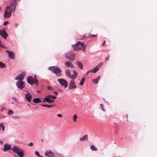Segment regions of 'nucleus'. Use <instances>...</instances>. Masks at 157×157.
<instances>
[{
	"label": "nucleus",
	"instance_id": "obj_1",
	"mask_svg": "<svg viewBox=\"0 0 157 157\" xmlns=\"http://www.w3.org/2000/svg\"><path fill=\"white\" fill-rule=\"evenodd\" d=\"M86 45H84L83 43L80 41H78L76 44L73 46L74 50L75 51L79 50H82L85 52V49H86Z\"/></svg>",
	"mask_w": 157,
	"mask_h": 157
},
{
	"label": "nucleus",
	"instance_id": "obj_41",
	"mask_svg": "<svg viewBox=\"0 0 157 157\" xmlns=\"http://www.w3.org/2000/svg\"><path fill=\"white\" fill-rule=\"evenodd\" d=\"M56 98V97L52 95V98L53 99H55Z\"/></svg>",
	"mask_w": 157,
	"mask_h": 157
},
{
	"label": "nucleus",
	"instance_id": "obj_20",
	"mask_svg": "<svg viewBox=\"0 0 157 157\" xmlns=\"http://www.w3.org/2000/svg\"><path fill=\"white\" fill-rule=\"evenodd\" d=\"M101 78L100 76H98L96 78L94 79L93 80V82L94 84H97L98 83V81Z\"/></svg>",
	"mask_w": 157,
	"mask_h": 157
},
{
	"label": "nucleus",
	"instance_id": "obj_26",
	"mask_svg": "<svg viewBox=\"0 0 157 157\" xmlns=\"http://www.w3.org/2000/svg\"><path fill=\"white\" fill-rule=\"evenodd\" d=\"M97 36V34L96 35H93L92 34H90L88 36V37L90 39L93 38L94 37H96Z\"/></svg>",
	"mask_w": 157,
	"mask_h": 157
},
{
	"label": "nucleus",
	"instance_id": "obj_3",
	"mask_svg": "<svg viewBox=\"0 0 157 157\" xmlns=\"http://www.w3.org/2000/svg\"><path fill=\"white\" fill-rule=\"evenodd\" d=\"M12 151L14 153L17 154L19 157H24L23 150L17 146H14L13 148Z\"/></svg>",
	"mask_w": 157,
	"mask_h": 157
},
{
	"label": "nucleus",
	"instance_id": "obj_34",
	"mask_svg": "<svg viewBox=\"0 0 157 157\" xmlns=\"http://www.w3.org/2000/svg\"><path fill=\"white\" fill-rule=\"evenodd\" d=\"M35 154L38 157H40V154L39 152L37 151H35Z\"/></svg>",
	"mask_w": 157,
	"mask_h": 157
},
{
	"label": "nucleus",
	"instance_id": "obj_22",
	"mask_svg": "<svg viewBox=\"0 0 157 157\" xmlns=\"http://www.w3.org/2000/svg\"><path fill=\"white\" fill-rule=\"evenodd\" d=\"M88 139V135H85L83 136L82 137H81L80 138V140L81 141H84L86 140H87Z\"/></svg>",
	"mask_w": 157,
	"mask_h": 157
},
{
	"label": "nucleus",
	"instance_id": "obj_44",
	"mask_svg": "<svg viewBox=\"0 0 157 157\" xmlns=\"http://www.w3.org/2000/svg\"><path fill=\"white\" fill-rule=\"evenodd\" d=\"M105 42H106V41L105 40L103 41V42L102 44L103 45H105Z\"/></svg>",
	"mask_w": 157,
	"mask_h": 157
},
{
	"label": "nucleus",
	"instance_id": "obj_46",
	"mask_svg": "<svg viewBox=\"0 0 157 157\" xmlns=\"http://www.w3.org/2000/svg\"><path fill=\"white\" fill-rule=\"evenodd\" d=\"M0 46L2 48H4V46L2 45V44H0Z\"/></svg>",
	"mask_w": 157,
	"mask_h": 157
},
{
	"label": "nucleus",
	"instance_id": "obj_12",
	"mask_svg": "<svg viewBox=\"0 0 157 157\" xmlns=\"http://www.w3.org/2000/svg\"><path fill=\"white\" fill-rule=\"evenodd\" d=\"M102 63H103L102 62L100 63L97 66L93 68L92 69L93 72L96 73L97 72V71L99 70V68L102 66Z\"/></svg>",
	"mask_w": 157,
	"mask_h": 157
},
{
	"label": "nucleus",
	"instance_id": "obj_23",
	"mask_svg": "<svg viewBox=\"0 0 157 157\" xmlns=\"http://www.w3.org/2000/svg\"><path fill=\"white\" fill-rule=\"evenodd\" d=\"M5 11L8 12L10 13H11L12 12V8H11L10 6H7Z\"/></svg>",
	"mask_w": 157,
	"mask_h": 157
},
{
	"label": "nucleus",
	"instance_id": "obj_25",
	"mask_svg": "<svg viewBox=\"0 0 157 157\" xmlns=\"http://www.w3.org/2000/svg\"><path fill=\"white\" fill-rule=\"evenodd\" d=\"M3 131L5 130V126L3 125V123H0V131L1 130V129Z\"/></svg>",
	"mask_w": 157,
	"mask_h": 157
},
{
	"label": "nucleus",
	"instance_id": "obj_49",
	"mask_svg": "<svg viewBox=\"0 0 157 157\" xmlns=\"http://www.w3.org/2000/svg\"><path fill=\"white\" fill-rule=\"evenodd\" d=\"M5 109V108H2V109L3 110V109Z\"/></svg>",
	"mask_w": 157,
	"mask_h": 157
},
{
	"label": "nucleus",
	"instance_id": "obj_18",
	"mask_svg": "<svg viewBox=\"0 0 157 157\" xmlns=\"http://www.w3.org/2000/svg\"><path fill=\"white\" fill-rule=\"evenodd\" d=\"M11 147V146L10 144H4L3 151H6L7 150L10 149Z\"/></svg>",
	"mask_w": 157,
	"mask_h": 157
},
{
	"label": "nucleus",
	"instance_id": "obj_32",
	"mask_svg": "<svg viewBox=\"0 0 157 157\" xmlns=\"http://www.w3.org/2000/svg\"><path fill=\"white\" fill-rule=\"evenodd\" d=\"M13 113V111L12 110L10 109L8 110L7 113L8 115H10Z\"/></svg>",
	"mask_w": 157,
	"mask_h": 157
},
{
	"label": "nucleus",
	"instance_id": "obj_43",
	"mask_svg": "<svg viewBox=\"0 0 157 157\" xmlns=\"http://www.w3.org/2000/svg\"><path fill=\"white\" fill-rule=\"evenodd\" d=\"M54 93L56 95H58V93L57 92H54Z\"/></svg>",
	"mask_w": 157,
	"mask_h": 157
},
{
	"label": "nucleus",
	"instance_id": "obj_29",
	"mask_svg": "<svg viewBox=\"0 0 157 157\" xmlns=\"http://www.w3.org/2000/svg\"><path fill=\"white\" fill-rule=\"evenodd\" d=\"M85 78H82L80 82L79 83V84H80L81 86L83 85L84 84V81L85 80Z\"/></svg>",
	"mask_w": 157,
	"mask_h": 157
},
{
	"label": "nucleus",
	"instance_id": "obj_16",
	"mask_svg": "<svg viewBox=\"0 0 157 157\" xmlns=\"http://www.w3.org/2000/svg\"><path fill=\"white\" fill-rule=\"evenodd\" d=\"M64 64L65 66L67 67L73 68L74 67V66L73 65L72 63L69 61L65 62Z\"/></svg>",
	"mask_w": 157,
	"mask_h": 157
},
{
	"label": "nucleus",
	"instance_id": "obj_53",
	"mask_svg": "<svg viewBox=\"0 0 157 157\" xmlns=\"http://www.w3.org/2000/svg\"><path fill=\"white\" fill-rule=\"evenodd\" d=\"M11 104H13V102H12V103H11Z\"/></svg>",
	"mask_w": 157,
	"mask_h": 157
},
{
	"label": "nucleus",
	"instance_id": "obj_37",
	"mask_svg": "<svg viewBox=\"0 0 157 157\" xmlns=\"http://www.w3.org/2000/svg\"><path fill=\"white\" fill-rule=\"evenodd\" d=\"M13 1H14V3H13V4H15L14 8V9L13 10V12H14V11L15 8V7H16L15 3H16V0H13Z\"/></svg>",
	"mask_w": 157,
	"mask_h": 157
},
{
	"label": "nucleus",
	"instance_id": "obj_31",
	"mask_svg": "<svg viewBox=\"0 0 157 157\" xmlns=\"http://www.w3.org/2000/svg\"><path fill=\"white\" fill-rule=\"evenodd\" d=\"M77 118V115H76V114L74 115L73 117V121L75 122L76 121Z\"/></svg>",
	"mask_w": 157,
	"mask_h": 157
},
{
	"label": "nucleus",
	"instance_id": "obj_7",
	"mask_svg": "<svg viewBox=\"0 0 157 157\" xmlns=\"http://www.w3.org/2000/svg\"><path fill=\"white\" fill-rule=\"evenodd\" d=\"M61 85L65 88L68 86V83L67 81L64 79L60 78L57 80Z\"/></svg>",
	"mask_w": 157,
	"mask_h": 157
},
{
	"label": "nucleus",
	"instance_id": "obj_48",
	"mask_svg": "<svg viewBox=\"0 0 157 157\" xmlns=\"http://www.w3.org/2000/svg\"><path fill=\"white\" fill-rule=\"evenodd\" d=\"M2 142H3V141H0V143H2Z\"/></svg>",
	"mask_w": 157,
	"mask_h": 157
},
{
	"label": "nucleus",
	"instance_id": "obj_27",
	"mask_svg": "<svg viewBox=\"0 0 157 157\" xmlns=\"http://www.w3.org/2000/svg\"><path fill=\"white\" fill-rule=\"evenodd\" d=\"M90 148L93 151H97V149L94 145H91L90 147Z\"/></svg>",
	"mask_w": 157,
	"mask_h": 157
},
{
	"label": "nucleus",
	"instance_id": "obj_28",
	"mask_svg": "<svg viewBox=\"0 0 157 157\" xmlns=\"http://www.w3.org/2000/svg\"><path fill=\"white\" fill-rule=\"evenodd\" d=\"M5 67V64L4 63L0 61V67L1 68H3Z\"/></svg>",
	"mask_w": 157,
	"mask_h": 157
},
{
	"label": "nucleus",
	"instance_id": "obj_40",
	"mask_svg": "<svg viewBox=\"0 0 157 157\" xmlns=\"http://www.w3.org/2000/svg\"><path fill=\"white\" fill-rule=\"evenodd\" d=\"M109 55L107 57H106L105 58V60L108 61L109 59Z\"/></svg>",
	"mask_w": 157,
	"mask_h": 157
},
{
	"label": "nucleus",
	"instance_id": "obj_52",
	"mask_svg": "<svg viewBox=\"0 0 157 157\" xmlns=\"http://www.w3.org/2000/svg\"><path fill=\"white\" fill-rule=\"evenodd\" d=\"M41 140V141H42V142H43V140Z\"/></svg>",
	"mask_w": 157,
	"mask_h": 157
},
{
	"label": "nucleus",
	"instance_id": "obj_21",
	"mask_svg": "<svg viewBox=\"0 0 157 157\" xmlns=\"http://www.w3.org/2000/svg\"><path fill=\"white\" fill-rule=\"evenodd\" d=\"M11 13H10L8 12H5L4 17L5 18H8L10 17Z\"/></svg>",
	"mask_w": 157,
	"mask_h": 157
},
{
	"label": "nucleus",
	"instance_id": "obj_36",
	"mask_svg": "<svg viewBox=\"0 0 157 157\" xmlns=\"http://www.w3.org/2000/svg\"><path fill=\"white\" fill-rule=\"evenodd\" d=\"M48 89V90H52V87L49 86H48V88H47Z\"/></svg>",
	"mask_w": 157,
	"mask_h": 157
},
{
	"label": "nucleus",
	"instance_id": "obj_51",
	"mask_svg": "<svg viewBox=\"0 0 157 157\" xmlns=\"http://www.w3.org/2000/svg\"><path fill=\"white\" fill-rule=\"evenodd\" d=\"M1 7H0V10H1Z\"/></svg>",
	"mask_w": 157,
	"mask_h": 157
},
{
	"label": "nucleus",
	"instance_id": "obj_33",
	"mask_svg": "<svg viewBox=\"0 0 157 157\" xmlns=\"http://www.w3.org/2000/svg\"><path fill=\"white\" fill-rule=\"evenodd\" d=\"M100 105L101 107V109L104 111H105V109L104 108V105L102 104H101Z\"/></svg>",
	"mask_w": 157,
	"mask_h": 157
},
{
	"label": "nucleus",
	"instance_id": "obj_35",
	"mask_svg": "<svg viewBox=\"0 0 157 157\" xmlns=\"http://www.w3.org/2000/svg\"><path fill=\"white\" fill-rule=\"evenodd\" d=\"M8 24H9L8 21H6L4 22V23H3V25L4 26H6Z\"/></svg>",
	"mask_w": 157,
	"mask_h": 157
},
{
	"label": "nucleus",
	"instance_id": "obj_13",
	"mask_svg": "<svg viewBox=\"0 0 157 157\" xmlns=\"http://www.w3.org/2000/svg\"><path fill=\"white\" fill-rule=\"evenodd\" d=\"M25 98L26 100L28 102H30L31 101L32 96L29 93H28L25 94Z\"/></svg>",
	"mask_w": 157,
	"mask_h": 157
},
{
	"label": "nucleus",
	"instance_id": "obj_24",
	"mask_svg": "<svg viewBox=\"0 0 157 157\" xmlns=\"http://www.w3.org/2000/svg\"><path fill=\"white\" fill-rule=\"evenodd\" d=\"M77 64L78 66L81 69H83V65L79 61H77Z\"/></svg>",
	"mask_w": 157,
	"mask_h": 157
},
{
	"label": "nucleus",
	"instance_id": "obj_11",
	"mask_svg": "<svg viewBox=\"0 0 157 157\" xmlns=\"http://www.w3.org/2000/svg\"><path fill=\"white\" fill-rule=\"evenodd\" d=\"M0 35L5 39H6L8 35L6 31L4 30H0Z\"/></svg>",
	"mask_w": 157,
	"mask_h": 157
},
{
	"label": "nucleus",
	"instance_id": "obj_47",
	"mask_svg": "<svg viewBox=\"0 0 157 157\" xmlns=\"http://www.w3.org/2000/svg\"><path fill=\"white\" fill-rule=\"evenodd\" d=\"M89 73H90V72H89V71H88L87 72V73H86V75H87Z\"/></svg>",
	"mask_w": 157,
	"mask_h": 157
},
{
	"label": "nucleus",
	"instance_id": "obj_45",
	"mask_svg": "<svg viewBox=\"0 0 157 157\" xmlns=\"http://www.w3.org/2000/svg\"><path fill=\"white\" fill-rule=\"evenodd\" d=\"M89 72H93V70H91L88 71Z\"/></svg>",
	"mask_w": 157,
	"mask_h": 157
},
{
	"label": "nucleus",
	"instance_id": "obj_10",
	"mask_svg": "<svg viewBox=\"0 0 157 157\" xmlns=\"http://www.w3.org/2000/svg\"><path fill=\"white\" fill-rule=\"evenodd\" d=\"M75 79H73L70 82L69 88L70 89H74L76 88V86L75 85Z\"/></svg>",
	"mask_w": 157,
	"mask_h": 157
},
{
	"label": "nucleus",
	"instance_id": "obj_17",
	"mask_svg": "<svg viewBox=\"0 0 157 157\" xmlns=\"http://www.w3.org/2000/svg\"><path fill=\"white\" fill-rule=\"evenodd\" d=\"M6 52L8 53L9 56L10 58L13 59H14L13 57L14 56V54L13 52L7 50L6 51Z\"/></svg>",
	"mask_w": 157,
	"mask_h": 157
},
{
	"label": "nucleus",
	"instance_id": "obj_8",
	"mask_svg": "<svg viewBox=\"0 0 157 157\" xmlns=\"http://www.w3.org/2000/svg\"><path fill=\"white\" fill-rule=\"evenodd\" d=\"M17 88L21 89L25 87L24 82L22 81L18 80L16 83Z\"/></svg>",
	"mask_w": 157,
	"mask_h": 157
},
{
	"label": "nucleus",
	"instance_id": "obj_19",
	"mask_svg": "<svg viewBox=\"0 0 157 157\" xmlns=\"http://www.w3.org/2000/svg\"><path fill=\"white\" fill-rule=\"evenodd\" d=\"M33 101L35 103H38L41 102V100L40 98H34L33 100Z\"/></svg>",
	"mask_w": 157,
	"mask_h": 157
},
{
	"label": "nucleus",
	"instance_id": "obj_50",
	"mask_svg": "<svg viewBox=\"0 0 157 157\" xmlns=\"http://www.w3.org/2000/svg\"><path fill=\"white\" fill-rule=\"evenodd\" d=\"M13 99L14 100H15V99L14 98H13Z\"/></svg>",
	"mask_w": 157,
	"mask_h": 157
},
{
	"label": "nucleus",
	"instance_id": "obj_4",
	"mask_svg": "<svg viewBox=\"0 0 157 157\" xmlns=\"http://www.w3.org/2000/svg\"><path fill=\"white\" fill-rule=\"evenodd\" d=\"M74 74L71 75V72L70 70L67 69L65 71V73L66 75L69 78H72L75 79L76 77L78 75L77 73L75 71H74Z\"/></svg>",
	"mask_w": 157,
	"mask_h": 157
},
{
	"label": "nucleus",
	"instance_id": "obj_5",
	"mask_svg": "<svg viewBox=\"0 0 157 157\" xmlns=\"http://www.w3.org/2000/svg\"><path fill=\"white\" fill-rule=\"evenodd\" d=\"M65 56L67 59L71 61H73L75 59V54L72 51L66 53Z\"/></svg>",
	"mask_w": 157,
	"mask_h": 157
},
{
	"label": "nucleus",
	"instance_id": "obj_39",
	"mask_svg": "<svg viewBox=\"0 0 157 157\" xmlns=\"http://www.w3.org/2000/svg\"><path fill=\"white\" fill-rule=\"evenodd\" d=\"M28 145L30 146H32L33 145V143L32 142H30Z\"/></svg>",
	"mask_w": 157,
	"mask_h": 157
},
{
	"label": "nucleus",
	"instance_id": "obj_14",
	"mask_svg": "<svg viewBox=\"0 0 157 157\" xmlns=\"http://www.w3.org/2000/svg\"><path fill=\"white\" fill-rule=\"evenodd\" d=\"M45 155L48 157H53L54 155L53 152L50 151H47L45 152Z\"/></svg>",
	"mask_w": 157,
	"mask_h": 157
},
{
	"label": "nucleus",
	"instance_id": "obj_42",
	"mask_svg": "<svg viewBox=\"0 0 157 157\" xmlns=\"http://www.w3.org/2000/svg\"><path fill=\"white\" fill-rule=\"evenodd\" d=\"M57 116L59 117H62V115L61 114H58Z\"/></svg>",
	"mask_w": 157,
	"mask_h": 157
},
{
	"label": "nucleus",
	"instance_id": "obj_38",
	"mask_svg": "<svg viewBox=\"0 0 157 157\" xmlns=\"http://www.w3.org/2000/svg\"><path fill=\"white\" fill-rule=\"evenodd\" d=\"M52 95H48L46 96L45 98H52Z\"/></svg>",
	"mask_w": 157,
	"mask_h": 157
},
{
	"label": "nucleus",
	"instance_id": "obj_30",
	"mask_svg": "<svg viewBox=\"0 0 157 157\" xmlns=\"http://www.w3.org/2000/svg\"><path fill=\"white\" fill-rule=\"evenodd\" d=\"M41 106L42 107H46L48 108H51L53 107V106L52 105H42Z\"/></svg>",
	"mask_w": 157,
	"mask_h": 157
},
{
	"label": "nucleus",
	"instance_id": "obj_55",
	"mask_svg": "<svg viewBox=\"0 0 157 157\" xmlns=\"http://www.w3.org/2000/svg\"><path fill=\"white\" fill-rule=\"evenodd\" d=\"M28 105V106H30V105Z\"/></svg>",
	"mask_w": 157,
	"mask_h": 157
},
{
	"label": "nucleus",
	"instance_id": "obj_6",
	"mask_svg": "<svg viewBox=\"0 0 157 157\" xmlns=\"http://www.w3.org/2000/svg\"><path fill=\"white\" fill-rule=\"evenodd\" d=\"M27 81L31 85H32L35 83L36 84V85L38 84V80L36 79L35 77L34 79L31 76L27 78Z\"/></svg>",
	"mask_w": 157,
	"mask_h": 157
},
{
	"label": "nucleus",
	"instance_id": "obj_15",
	"mask_svg": "<svg viewBox=\"0 0 157 157\" xmlns=\"http://www.w3.org/2000/svg\"><path fill=\"white\" fill-rule=\"evenodd\" d=\"M43 101L44 102H46L49 103H52L54 102V100L48 98H43Z\"/></svg>",
	"mask_w": 157,
	"mask_h": 157
},
{
	"label": "nucleus",
	"instance_id": "obj_2",
	"mask_svg": "<svg viewBox=\"0 0 157 157\" xmlns=\"http://www.w3.org/2000/svg\"><path fill=\"white\" fill-rule=\"evenodd\" d=\"M49 69L52 71L53 73L58 77L61 76L62 75V71L60 68L57 66H52L50 67Z\"/></svg>",
	"mask_w": 157,
	"mask_h": 157
},
{
	"label": "nucleus",
	"instance_id": "obj_54",
	"mask_svg": "<svg viewBox=\"0 0 157 157\" xmlns=\"http://www.w3.org/2000/svg\"><path fill=\"white\" fill-rule=\"evenodd\" d=\"M1 43V40H0V43Z\"/></svg>",
	"mask_w": 157,
	"mask_h": 157
},
{
	"label": "nucleus",
	"instance_id": "obj_9",
	"mask_svg": "<svg viewBox=\"0 0 157 157\" xmlns=\"http://www.w3.org/2000/svg\"><path fill=\"white\" fill-rule=\"evenodd\" d=\"M25 72H23L19 74L15 78L16 80L22 81L25 78Z\"/></svg>",
	"mask_w": 157,
	"mask_h": 157
}]
</instances>
